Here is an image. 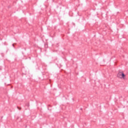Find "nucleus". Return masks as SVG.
Listing matches in <instances>:
<instances>
[{
	"label": "nucleus",
	"instance_id": "obj_1",
	"mask_svg": "<svg viewBox=\"0 0 128 128\" xmlns=\"http://www.w3.org/2000/svg\"><path fill=\"white\" fill-rule=\"evenodd\" d=\"M117 76L119 78H124L126 75H124L123 72H119L117 74Z\"/></svg>",
	"mask_w": 128,
	"mask_h": 128
},
{
	"label": "nucleus",
	"instance_id": "obj_2",
	"mask_svg": "<svg viewBox=\"0 0 128 128\" xmlns=\"http://www.w3.org/2000/svg\"><path fill=\"white\" fill-rule=\"evenodd\" d=\"M18 108L20 110V108L18 107Z\"/></svg>",
	"mask_w": 128,
	"mask_h": 128
},
{
	"label": "nucleus",
	"instance_id": "obj_3",
	"mask_svg": "<svg viewBox=\"0 0 128 128\" xmlns=\"http://www.w3.org/2000/svg\"><path fill=\"white\" fill-rule=\"evenodd\" d=\"M12 46H14V44H12Z\"/></svg>",
	"mask_w": 128,
	"mask_h": 128
}]
</instances>
